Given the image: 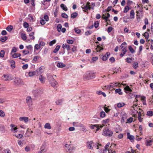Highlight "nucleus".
Wrapping results in <instances>:
<instances>
[{
  "instance_id": "6",
  "label": "nucleus",
  "mask_w": 153,
  "mask_h": 153,
  "mask_svg": "<svg viewBox=\"0 0 153 153\" xmlns=\"http://www.w3.org/2000/svg\"><path fill=\"white\" fill-rule=\"evenodd\" d=\"M90 3L88 2L85 5H84L81 6V7L84 10L83 11L85 12H87L88 10H90L91 9V7L90 5Z\"/></svg>"
},
{
  "instance_id": "1",
  "label": "nucleus",
  "mask_w": 153,
  "mask_h": 153,
  "mask_svg": "<svg viewBox=\"0 0 153 153\" xmlns=\"http://www.w3.org/2000/svg\"><path fill=\"white\" fill-rule=\"evenodd\" d=\"M47 78L52 86L55 87L57 84V82L55 80L52 75L50 74H47Z\"/></svg>"
},
{
  "instance_id": "17",
  "label": "nucleus",
  "mask_w": 153,
  "mask_h": 153,
  "mask_svg": "<svg viewBox=\"0 0 153 153\" xmlns=\"http://www.w3.org/2000/svg\"><path fill=\"white\" fill-rule=\"evenodd\" d=\"M127 138L129 139L131 142H132L134 141V136L133 135H131L129 132H127Z\"/></svg>"
},
{
  "instance_id": "26",
  "label": "nucleus",
  "mask_w": 153,
  "mask_h": 153,
  "mask_svg": "<svg viewBox=\"0 0 153 153\" xmlns=\"http://www.w3.org/2000/svg\"><path fill=\"white\" fill-rule=\"evenodd\" d=\"M13 26L11 25H8L6 28V30L9 32H11L13 30Z\"/></svg>"
},
{
  "instance_id": "52",
  "label": "nucleus",
  "mask_w": 153,
  "mask_h": 153,
  "mask_svg": "<svg viewBox=\"0 0 153 153\" xmlns=\"http://www.w3.org/2000/svg\"><path fill=\"white\" fill-rule=\"evenodd\" d=\"M109 121V119H107L105 120H103L102 121V124H105L108 123Z\"/></svg>"
},
{
  "instance_id": "37",
  "label": "nucleus",
  "mask_w": 153,
  "mask_h": 153,
  "mask_svg": "<svg viewBox=\"0 0 153 153\" xmlns=\"http://www.w3.org/2000/svg\"><path fill=\"white\" fill-rule=\"evenodd\" d=\"M21 56L20 53H16L12 55V57L13 58H17L20 57Z\"/></svg>"
},
{
  "instance_id": "8",
  "label": "nucleus",
  "mask_w": 153,
  "mask_h": 153,
  "mask_svg": "<svg viewBox=\"0 0 153 153\" xmlns=\"http://www.w3.org/2000/svg\"><path fill=\"white\" fill-rule=\"evenodd\" d=\"M65 150L69 152H72L75 149V147L72 145H69L68 144L65 145Z\"/></svg>"
},
{
  "instance_id": "21",
  "label": "nucleus",
  "mask_w": 153,
  "mask_h": 153,
  "mask_svg": "<svg viewBox=\"0 0 153 153\" xmlns=\"http://www.w3.org/2000/svg\"><path fill=\"white\" fill-rule=\"evenodd\" d=\"M64 101V100L63 99H61V100H57L55 103L56 105H62V103Z\"/></svg>"
},
{
  "instance_id": "22",
  "label": "nucleus",
  "mask_w": 153,
  "mask_h": 153,
  "mask_svg": "<svg viewBox=\"0 0 153 153\" xmlns=\"http://www.w3.org/2000/svg\"><path fill=\"white\" fill-rule=\"evenodd\" d=\"M26 48L29 51V53H31L33 51V47L31 45L26 46Z\"/></svg>"
},
{
  "instance_id": "39",
  "label": "nucleus",
  "mask_w": 153,
  "mask_h": 153,
  "mask_svg": "<svg viewBox=\"0 0 153 153\" xmlns=\"http://www.w3.org/2000/svg\"><path fill=\"white\" fill-rule=\"evenodd\" d=\"M60 46L59 45H57L56 47L55 48L53 51L54 53H56L58 51L60 48Z\"/></svg>"
},
{
  "instance_id": "32",
  "label": "nucleus",
  "mask_w": 153,
  "mask_h": 153,
  "mask_svg": "<svg viewBox=\"0 0 153 153\" xmlns=\"http://www.w3.org/2000/svg\"><path fill=\"white\" fill-rule=\"evenodd\" d=\"M78 15V13L76 12H74L71 14V17L73 19L75 18Z\"/></svg>"
},
{
  "instance_id": "12",
  "label": "nucleus",
  "mask_w": 153,
  "mask_h": 153,
  "mask_svg": "<svg viewBox=\"0 0 153 153\" xmlns=\"http://www.w3.org/2000/svg\"><path fill=\"white\" fill-rule=\"evenodd\" d=\"M93 144H94L93 141H88L87 142V147L88 149L92 150L93 149Z\"/></svg>"
},
{
  "instance_id": "36",
  "label": "nucleus",
  "mask_w": 153,
  "mask_h": 153,
  "mask_svg": "<svg viewBox=\"0 0 153 153\" xmlns=\"http://www.w3.org/2000/svg\"><path fill=\"white\" fill-rule=\"evenodd\" d=\"M115 93H118L120 95H122L123 93L121 92V90L120 88L117 89L115 91Z\"/></svg>"
},
{
  "instance_id": "50",
  "label": "nucleus",
  "mask_w": 153,
  "mask_h": 153,
  "mask_svg": "<svg viewBox=\"0 0 153 153\" xmlns=\"http://www.w3.org/2000/svg\"><path fill=\"white\" fill-rule=\"evenodd\" d=\"M133 67L134 68L136 69L138 67V63L137 62H135L133 65Z\"/></svg>"
},
{
  "instance_id": "58",
  "label": "nucleus",
  "mask_w": 153,
  "mask_h": 153,
  "mask_svg": "<svg viewBox=\"0 0 153 153\" xmlns=\"http://www.w3.org/2000/svg\"><path fill=\"white\" fill-rule=\"evenodd\" d=\"M99 23L98 22V21L95 22L94 23V27L96 28H97L99 26Z\"/></svg>"
},
{
  "instance_id": "40",
  "label": "nucleus",
  "mask_w": 153,
  "mask_h": 153,
  "mask_svg": "<svg viewBox=\"0 0 153 153\" xmlns=\"http://www.w3.org/2000/svg\"><path fill=\"white\" fill-rule=\"evenodd\" d=\"M117 106L118 108H121L125 104L123 102H119L117 104Z\"/></svg>"
},
{
  "instance_id": "28",
  "label": "nucleus",
  "mask_w": 153,
  "mask_h": 153,
  "mask_svg": "<svg viewBox=\"0 0 153 153\" xmlns=\"http://www.w3.org/2000/svg\"><path fill=\"white\" fill-rule=\"evenodd\" d=\"M61 7L64 10L67 11L68 8L66 6L63 4H61L60 5Z\"/></svg>"
},
{
  "instance_id": "35",
  "label": "nucleus",
  "mask_w": 153,
  "mask_h": 153,
  "mask_svg": "<svg viewBox=\"0 0 153 153\" xmlns=\"http://www.w3.org/2000/svg\"><path fill=\"white\" fill-rule=\"evenodd\" d=\"M10 63L11 64V66L13 68H15V62L14 60H12L10 61Z\"/></svg>"
},
{
  "instance_id": "59",
  "label": "nucleus",
  "mask_w": 153,
  "mask_h": 153,
  "mask_svg": "<svg viewBox=\"0 0 153 153\" xmlns=\"http://www.w3.org/2000/svg\"><path fill=\"white\" fill-rule=\"evenodd\" d=\"M45 144H42V146H41V148H40V150H41V151H44L45 149Z\"/></svg>"
},
{
  "instance_id": "56",
  "label": "nucleus",
  "mask_w": 153,
  "mask_h": 153,
  "mask_svg": "<svg viewBox=\"0 0 153 153\" xmlns=\"http://www.w3.org/2000/svg\"><path fill=\"white\" fill-rule=\"evenodd\" d=\"M143 36L145 38L148 39L149 37V33L146 32H145L143 34Z\"/></svg>"
},
{
  "instance_id": "51",
  "label": "nucleus",
  "mask_w": 153,
  "mask_h": 153,
  "mask_svg": "<svg viewBox=\"0 0 153 153\" xmlns=\"http://www.w3.org/2000/svg\"><path fill=\"white\" fill-rule=\"evenodd\" d=\"M74 30L75 32L78 34L80 33L81 32L80 30L78 29V28H75Z\"/></svg>"
},
{
  "instance_id": "38",
  "label": "nucleus",
  "mask_w": 153,
  "mask_h": 153,
  "mask_svg": "<svg viewBox=\"0 0 153 153\" xmlns=\"http://www.w3.org/2000/svg\"><path fill=\"white\" fill-rule=\"evenodd\" d=\"M21 37L22 39L24 40H26L27 39V37L26 36V35L25 33H22L21 34Z\"/></svg>"
},
{
  "instance_id": "53",
  "label": "nucleus",
  "mask_w": 153,
  "mask_h": 153,
  "mask_svg": "<svg viewBox=\"0 0 153 153\" xmlns=\"http://www.w3.org/2000/svg\"><path fill=\"white\" fill-rule=\"evenodd\" d=\"M129 10V7L128 6H126L124 8V12L125 13H127Z\"/></svg>"
},
{
  "instance_id": "41",
  "label": "nucleus",
  "mask_w": 153,
  "mask_h": 153,
  "mask_svg": "<svg viewBox=\"0 0 153 153\" xmlns=\"http://www.w3.org/2000/svg\"><path fill=\"white\" fill-rule=\"evenodd\" d=\"M34 32H32L31 33L29 34V36L30 37V39H35L34 37L33 36V35L34 34Z\"/></svg>"
},
{
  "instance_id": "47",
  "label": "nucleus",
  "mask_w": 153,
  "mask_h": 153,
  "mask_svg": "<svg viewBox=\"0 0 153 153\" xmlns=\"http://www.w3.org/2000/svg\"><path fill=\"white\" fill-rule=\"evenodd\" d=\"M56 42V39H54L53 40L49 42V45L50 46H52L53 44H54Z\"/></svg>"
},
{
  "instance_id": "44",
  "label": "nucleus",
  "mask_w": 153,
  "mask_h": 153,
  "mask_svg": "<svg viewBox=\"0 0 153 153\" xmlns=\"http://www.w3.org/2000/svg\"><path fill=\"white\" fill-rule=\"evenodd\" d=\"M62 28V26L61 24H58L57 26V31L59 32H60L61 28Z\"/></svg>"
},
{
  "instance_id": "19",
  "label": "nucleus",
  "mask_w": 153,
  "mask_h": 153,
  "mask_svg": "<svg viewBox=\"0 0 153 153\" xmlns=\"http://www.w3.org/2000/svg\"><path fill=\"white\" fill-rule=\"evenodd\" d=\"M39 78L42 83H45V79L44 77L42 75H41L39 76Z\"/></svg>"
},
{
  "instance_id": "46",
  "label": "nucleus",
  "mask_w": 153,
  "mask_h": 153,
  "mask_svg": "<svg viewBox=\"0 0 153 153\" xmlns=\"http://www.w3.org/2000/svg\"><path fill=\"white\" fill-rule=\"evenodd\" d=\"M5 114L4 112L2 110H0V116L2 117H4L5 116Z\"/></svg>"
},
{
  "instance_id": "61",
  "label": "nucleus",
  "mask_w": 153,
  "mask_h": 153,
  "mask_svg": "<svg viewBox=\"0 0 153 153\" xmlns=\"http://www.w3.org/2000/svg\"><path fill=\"white\" fill-rule=\"evenodd\" d=\"M28 67V65L27 64L24 65L22 66V68L24 70H25Z\"/></svg>"
},
{
  "instance_id": "57",
  "label": "nucleus",
  "mask_w": 153,
  "mask_h": 153,
  "mask_svg": "<svg viewBox=\"0 0 153 153\" xmlns=\"http://www.w3.org/2000/svg\"><path fill=\"white\" fill-rule=\"evenodd\" d=\"M40 48V46L38 44H36L34 46L35 49L38 50Z\"/></svg>"
},
{
  "instance_id": "24",
  "label": "nucleus",
  "mask_w": 153,
  "mask_h": 153,
  "mask_svg": "<svg viewBox=\"0 0 153 153\" xmlns=\"http://www.w3.org/2000/svg\"><path fill=\"white\" fill-rule=\"evenodd\" d=\"M134 10H132L130 12V18L131 19H133L134 18Z\"/></svg>"
},
{
  "instance_id": "42",
  "label": "nucleus",
  "mask_w": 153,
  "mask_h": 153,
  "mask_svg": "<svg viewBox=\"0 0 153 153\" xmlns=\"http://www.w3.org/2000/svg\"><path fill=\"white\" fill-rule=\"evenodd\" d=\"M128 48L129 51L131 53H133L135 52V51L134 50L131 46L130 45L128 46Z\"/></svg>"
},
{
  "instance_id": "16",
  "label": "nucleus",
  "mask_w": 153,
  "mask_h": 153,
  "mask_svg": "<svg viewBox=\"0 0 153 153\" xmlns=\"http://www.w3.org/2000/svg\"><path fill=\"white\" fill-rule=\"evenodd\" d=\"M110 53L109 52L106 53V54L103 56L102 58V59L103 61H106L107 59L110 56Z\"/></svg>"
},
{
  "instance_id": "18",
  "label": "nucleus",
  "mask_w": 153,
  "mask_h": 153,
  "mask_svg": "<svg viewBox=\"0 0 153 153\" xmlns=\"http://www.w3.org/2000/svg\"><path fill=\"white\" fill-rule=\"evenodd\" d=\"M121 117L122 119L123 120V121H124L126 119L127 114L125 113V112H121Z\"/></svg>"
},
{
  "instance_id": "30",
  "label": "nucleus",
  "mask_w": 153,
  "mask_h": 153,
  "mask_svg": "<svg viewBox=\"0 0 153 153\" xmlns=\"http://www.w3.org/2000/svg\"><path fill=\"white\" fill-rule=\"evenodd\" d=\"M44 128H45L48 129H50L51 128V127L50 123H47L45 124L44 126Z\"/></svg>"
},
{
  "instance_id": "25",
  "label": "nucleus",
  "mask_w": 153,
  "mask_h": 153,
  "mask_svg": "<svg viewBox=\"0 0 153 153\" xmlns=\"http://www.w3.org/2000/svg\"><path fill=\"white\" fill-rule=\"evenodd\" d=\"M126 43L124 42L121 44L120 47L122 49H126Z\"/></svg>"
},
{
  "instance_id": "64",
  "label": "nucleus",
  "mask_w": 153,
  "mask_h": 153,
  "mask_svg": "<svg viewBox=\"0 0 153 153\" xmlns=\"http://www.w3.org/2000/svg\"><path fill=\"white\" fill-rule=\"evenodd\" d=\"M131 153L130 152H128V153H139V152L136 150L134 151V150L132 149L131 150Z\"/></svg>"
},
{
  "instance_id": "11",
  "label": "nucleus",
  "mask_w": 153,
  "mask_h": 153,
  "mask_svg": "<svg viewBox=\"0 0 153 153\" xmlns=\"http://www.w3.org/2000/svg\"><path fill=\"white\" fill-rule=\"evenodd\" d=\"M110 15L109 13H105L104 14H103L102 16V18L104 19L105 20V22H107L108 21H110V20H108V18L110 17Z\"/></svg>"
},
{
  "instance_id": "23",
  "label": "nucleus",
  "mask_w": 153,
  "mask_h": 153,
  "mask_svg": "<svg viewBox=\"0 0 153 153\" xmlns=\"http://www.w3.org/2000/svg\"><path fill=\"white\" fill-rule=\"evenodd\" d=\"M57 66L59 68H64L65 66V65L62 62H58L57 63Z\"/></svg>"
},
{
  "instance_id": "20",
  "label": "nucleus",
  "mask_w": 153,
  "mask_h": 153,
  "mask_svg": "<svg viewBox=\"0 0 153 153\" xmlns=\"http://www.w3.org/2000/svg\"><path fill=\"white\" fill-rule=\"evenodd\" d=\"M21 121H24L25 123H27L28 121V117H22L19 118Z\"/></svg>"
},
{
  "instance_id": "4",
  "label": "nucleus",
  "mask_w": 153,
  "mask_h": 153,
  "mask_svg": "<svg viewBox=\"0 0 153 153\" xmlns=\"http://www.w3.org/2000/svg\"><path fill=\"white\" fill-rule=\"evenodd\" d=\"M102 134L106 136L111 137L113 134V132L108 128H105L103 129Z\"/></svg>"
},
{
  "instance_id": "9",
  "label": "nucleus",
  "mask_w": 153,
  "mask_h": 153,
  "mask_svg": "<svg viewBox=\"0 0 153 153\" xmlns=\"http://www.w3.org/2000/svg\"><path fill=\"white\" fill-rule=\"evenodd\" d=\"M2 79L4 81H10L12 79V78L10 75L4 74L2 76Z\"/></svg>"
},
{
  "instance_id": "34",
  "label": "nucleus",
  "mask_w": 153,
  "mask_h": 153,
  "mask_svg": "<svg viewBox=\"0 0 153 153\" xmlns=\"http://www.w3.org/2000/svg\"><path fill=\"white\" fill-rule=\"evenodd\" d=\"M89 127L90 128L92 129H94L96 127H97L98 126V124H96L95 125L91 124L90 125Z\"/></svg>"
},
{
  "instance_id": "31",
  "label": "nucleus",
  "mask_w": 153,
  "mask_h": 153,
  "mask_svg": "<svg viewBox=\"0 0 153 153\" xmlns=\"http://www.w3.org/2000/svg\"><path fill=\"white\" fill-rule=\"evenodd\" d=\"M96 93L98 95L102 94L105 97H106V95L105 93L102 92L101 91H97Z\"/></svg>"
},
{
  "instance_id": "10",
  "label": "nucleus",
  "mask_w": 153,
  "mask_h": 153,
  "mask_svg": "<svg viewBox=\"0 0 153 153\" xmlns=\"http://www.w3.org/2000/svg\"><path fill=\"white\" fill-rule=\"evenodd\" d=\"M104 47V46L103 44H102L101 45H98L97 46L95 50L97 52H100L103 50Z\"/></svg>"
},
{
  "instance_id": "62",
  "label": "nucleus",
  "mask_w": 153,
  "mask_h": 153,
  "mask_svg": "<svg viewBox=\"0 0 153 153\" xmlns=\"http://www.w3.org/2000/svg\"><path fill=\"white\" fill-rule=\"evenodd\" d=\"M131 59L130 58H127L126 59V61L128 63H131Z\"/></svg>"
},
{
  "instance_id": "15",
  "label": "nucleus",
  "mask_w": 153,
  "mask_h": 153,
  "mask_svg": "<svg viewBox=\"0 0 153 153\" xmlns=\"http://www.w3.org/2000/svg\"><path fill=\"white\" fill-rule=\"evenodd\" d=\"M10 126L11 127L10 130L12 131L13 132H16L17 131V128L15 126V125L13 124H11Z\"/></svg>"
},
{
  "instance_id": "49",
  "label": "nucleus",
  "mask_w": 153,
  "mask_h": 153,
  "mask_svg": "<svg viewBox=\"0 0 153 153\" xmlns=\"http://www.w3.org/2000/svg\"><path fill=\"white\" fill-rule=\"evenodd\" d=\"M4 55V50H1L0 52V56L2 58L3 57Z\"/></svg>"
},
{
  "instance_id": "33",
  "label": "nucleus",
  "mask_w": 153,
  "mask_h": 153,
  "mask_svg": "<svg viewBox=\"0 0 153 153\" xmlns=\"http://www.w3.org/2000/svg\"><path fill=\"white\" fill-rule=\"evenodd\" d=\"M37 71H35L30 72L28 73V75L30 76H33L34 75L36 74V73L37 72Z\"/></svg>"
},
{
  "instance_id": "54",
  "label": "nucleus",
  "mask_w": 153,
  "mask_h": 153,
  "mask_svg": "<svg viewBox=\"0 0 153 153\" xmlns=\"http://www.w3.org/2000/svg\"><path fill=\"white\" fill-rule=\"evenodd\" d=\"M62 16L63 18L67 19L68 17V16L65 13H63L62 14Z\"/></svg>"
},
{
  "instance_id": "29",
  "label": "nucleus",
  "mask_w": 153,
  "mask_h": 153,
  "mask_svg": "<svg viewBox=\"0 0 153 153\" xmlns=\"http://www.w3.org/2000/svg\"><path fill=\"white\" fill-rule=\"evenodd\" d=\"M126 52H127L126 49H122V53H121V54H120V56L121 57H123L124 56V55Z\"/></svg>"
},
{
  "instance_id": "48",
  "label": "nucleus",
  "mask_w": 153,
  "mask_h": 153,
  "mask_svg": "<svg viewBox=\"0 0 153 153\" xmlns=\"http://www.w3.org/2000/svg\"><path fill=\"white\" fill-rule=\"evenodd\" d=\"M125 90L126 91L131 92L132 90L131 89L129 86H127L125 88Z\"/></svg>"
},
{
  "instance_id": "13",
  "label": "nucleus",
  "mask_w": 153,
  "mask_h": 153,
  "mask_svg": "<svg viewBox=\"0 0 153 153\" xmlns=\"http://www.w3.org/2000/svg\"><path fill=\"white\" fill-rule=\"evenodd\" d=\"M153 143V138L150 140H146L145 142V145L147 146H150L152 145Z\"/></svg>"
},
{
  "instance_id": "43",
  "label": "nucleus",
  "mask_w": 153,
  "mask_h": 153,
  "mask_svg": "<svg viewBox=\"0 0 153 153\" xmlns=\"http://www.w3.org/2000/svg\"><path fill=\"white\" fill-rule=\"evenodd\" d=\"M106 115L105 112L102 111L100 112V117L102 118H103L105 117Z\"/></svg>"
},
{
  "instance_id": "55",
  "label": "nucleus",
  "mask_w": 153,
  "mask_h": 153,
  "mask_svg": "<svg viewBox=\"0 0 153 153\" xmlns=\"http://www.w3.org/2000/svg\"><path fill=\"white\" fill-rule=\"evenodd\" d=\"M99 145L101 146V144H98L97 143H94V144H93V146L94 147H97V149H98L99 148Z\"/></svg>"
},
{
  "instance_id": "5",
  "label": "nucleus",
  "mask_w": 153,
  "mask_h": 153,
  "mask_svg": "<svg viewBox=\"0 0 153 153\" xmlns=\"http://www.w3.org/2000/svg\"><path fill=\"white\" fill-rule=\"evenodd\" d=\"M26 100V103L28 106L29 109L30 111H32L33 108L31 106L33 104L31 97L30 96H28L27 97Z\"/></svg>"
},
{
  "instance_id": "60",
  "label": "nucleus",
  "mask_w": 153,
  "mask_h": 153,
  "mask_svg": "<svg viewBox=\"0 0 153 153\" xmlns=\"http://www.w3.org/2000/svg\"><path fill=\"white\" fill-rule=\"evenodd\" d=\"M113 28L111 27H109L107 29V32L108 33H110L112 30Z\"/></svg>"
},
{
  "instance_id": "14",
  "label": "nucleus",
  "mask_w": 153,
  "mask_h": 153,
  "mask_svg": "<svg viewBox=\"0 0 153 153\" xmlns=\"http://www.w3.org/2000/svg\"><path fill=\"white\" fill-rule=\"evenodd\" d=\"M73 46V45L70 46L69 45H67L66 44H63L62 45V48L64 49L65 48H66L68 51H69L71 49V48Z\"/></svg>"
},
{
  "instance_id": "63",
  "label": "nucleus",
  "mask_w": 153,
  "mask_h": 153,
  "mask_svg": "<svg viewBox=\"0 0 153 153\" xmlns=\"http://www.w3.org/2000/svg\"><path fill=\"white\" fill-rule=\"evenodd\" d=\"M23 26L25 28H27L28 26V24L26 22H25L23 23Z\"/></svg>"
},
{
  "instance_id": "27",
  "label": "nucleus",
  "mask_w": 153,
  "mask_h": 153,
  "mask_svg": "<svg viewBox=\"0 0 153 153\" xmlns=\"http://www.w3.org/2000/svg\"><path fill=\"white\" fill-rule=\"evenodd\" d=\"M7 36H4L0 38V41L2 42H5L7 39Z\"/></svg>"
},
{
  "instance_id": "3",
  "label": "nucleus",
  "mask_w": 153,
  "mask_h": 153,
  "mask_svg": "<svg viewBox=\"0 0 153 153\" xmlns=\"http://www.w3.org/2000/svg\"><path fill=\"white\" fill-rule=\"evenodd\" d=\"M43 89L42 88H38L32 91L33 94L35 97H38L43 94Z\"/></svg>"
},
{
  "instance_id": "7",
  "label": "nucleus",
  "mask_w": 153,
  "mask_h": 153,
  "mask_svg": "<svg viewBox=\"0 0 153 153\" xmlns=\"http://www.w3.org/2000/svg\"><path fill=\"white\" fill-rule=\"evenodd\" d=\"M14 82L16 85L21 86L24 84L22 80L18 78H16L14 80Z\"/></svg>"
},
{
  "instance_id": "2",
  "label": "nucleus",
  "mask_w": 153,
  "mask_h": 153,
  "mask_svg": "<svg viewBox=\"0 0 153 153\" xmlns=\"http://www.w3.org/2000/svg\"><path fill=\"white\" fill-rule=\"evenodd\" d=\"M95 77V76L94 74L88 71L84 75V79L85 81L94 78Z\"/></svg>"
},
{
  "instance_id": "45",
  "label": "nucleus",
  "mask_w": 153,
  "mask_h": 153,
  "mask_svg": "<svg viewBox=\"0 0 153 153\" xmlns=\"http://www.w3.org/2000/svg\"><path fill=\"white\" fill-rule=\"evenodd\" d=\"M147 115L149 116H152L153 115V111H148Z\"/></svg>"
}]
</instances>
